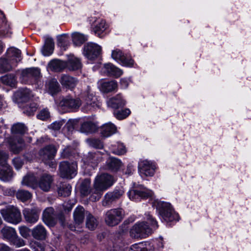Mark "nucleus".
I'll list each match as a JSON object with an SVG mask.
<instances>
[{
	"label": "nucleus",
	"mask_w": 251,
	"mask_h": 251,
	"mask_svg": "<svg viewBox=\"0 0 251 251\" xmlns=\"http://www.w3.org/2000/svg\"><path fill=\"white\" fill-rule=\"evenodd\" d=\"M113 177L107 174H103L97 176L93 185L92 194L90 199L93 201H96L100 199L103 192L110 187L113 183Z\"/></svg>",
	"instance_id": "nucleus-1"
},
{
	"label": "nucleus",
	"mask_w": 251,
	"mask_h": 251,
	"mask_svg": "<svg viewBox=\"0 0 251 251\" xmlns=\"http://www.w3.org/2000/svg\"><path fill=\"white\" fill-rule=\"evenodd\" d=\"M13 176V171L9 164L0 165V179L3 181H9Z\"/></svg>",
	"instance_id": "nucleus-21"
},
{
	"label": "nucleus",
	"mask_w": 251,
	"mask_h": 251,
	"mask_svg": "<svg viewBox=\"0 0 251 251\" xmlns=\"http://www.w3.org/2000/svg\"><path fill=\"white\" fill-rule=\"evenodd\" d=\"M50 70L54 72H60L67 67V63L59 59H53L48 65Z\"/></svg>",
	"instance_id": "nucleus-28"
},
{
	"label": "nucleus",
	"mask_w": 251,
	"mask_h": 251,
	"mask_svg": "<svg viewBox=\"0 0 251 251\" xmlns=\"http://www.w3.org/2000/svg\"><path fill=\"white\" fill-rule=\"evenodd\" d=\"M96 129V125L91 122H84L81 125L80 131L82 133H88L92 132Z\"/></svg>",
	"instance_id": "nucleus-39"
},
{
	"label": "nucleus",
	"mask_w": 251,
	"mask_h": 251,
	"mask_svg": "<svg viewBox=\"0 0 251 251\" xmlns=\"http://www.w3.org/2000/svg\"><path fill=\"white\" fill-rule=\"evenodd\" d=\"M46 164L48 165L49 166V167L51 168H52V169H55L56 168V166H57V163H56V162L53 160H50L49 161H48V162H44Z\"/></svg>",
	"instance_id": "nucleus-63"
},
{
	"label": "nucleus",
	"mask_w": 251,
	"mask_h": 251,
	"mask_svg": "<svg viewBox=\"0 0 251 251\" xmlns=\"http://www.w3.org/2000/svg\"><path fill=\"white\" fill-rule=\"evenodd\" d=\"M108 28V25L104 20L99 19L96 21V24L93 27V31L95 35L101 38L103 36V33Z\"/></svg>",
	"instance_id": "nucleus-22"
},
{
	"label": "nucleus",
	"mask_w": 251,
	"mask_h": 251,
	"mask_svg": "<svg viewBox=\"0 0 251 251\" xmlns=\"http://www.w3.org/2000/svg\"><path fill=\"white\" fill-rule=\"evenodd\" d=\"M20 235L24 238L27 239L30 237V233L31 230L26 226H21L19 228Z\"/></svg>",
	"instance_id": "nucleus-52"
},
{
	"label": "nucleus",
	"mask_w": 251,
	"mask_h": 251,
	"mask_svg": "<svg viewBox=\"0 0 251 251\" xmlns=\"http://www.w3.org/2000/svg\"><path fill=\"white\" fill-rule=\"evenodd\" d=\"M0 213L4 220L9 223L16 225L22 221L20 211L13 206L1 209Z\"/></svg>",
	"instance_id": "nucleus-2"
},
{
	"label": "nucleus",
	"mask_w": 251,
	"mask_h": 251,
	"mask_svg": "<svg viewBox=\"0 0 251 251\" xmlns=\"http://www.w3.org/2000/svg\"><path fill=\"white\" fill-rule=\"evenodd\" d=\"M54 42L53 39L51 38H47L45 41V44L42 49V53L44 56H49L51 55L54 50Z\"/></svg>",
	"instance_id": "nucleus-33"
},
{
	"label": "nucleus",
	"mask_w": 251,
	"mask_h": 251,
	"mask_svg": "<svg viewBox=\"0 0 251 251\" xmlns=\"http://www.w3.org/2000/svg\"><path fill=\"white\" fill-rule=\"evenodd\" d=\"M99 90L103 93H109L117 89L118 84L116 81H105L100 79L98 82Z\"/></svg>",
	"instance_id": "nucleus-17"
},
{
	"label": "nucleus",
	"mask_w": 251,
	"mask_h": 251,
	"mask_svg": "<svg viewBox=\"0 0 251 251\" xmlns=\"http://www.w3.org/2000/svg\"><path fill=\"white\" fill-rule=\"evenodd\" d=\"M138 168L141 175L145 176H152L155 170V165L148 160L141 161Z\"/></svg>",
	"instance_id": "nucleus-15"
},
{
	"label": "nucleus",
	"mask_w": 251,
	"mask_h": 251,
	"mask_svg": "<svg viewBox=\"0 0 251 251\" xmlns=\"http://www.w3.org/2000/svg\"><path fill=\"white\" fill-rule=\"evenodd\" d=\"M0 81L4 84L14 87L16 84V78L13 75H6L1 77Z\"/></svg>",
	"instance_id": "nucleus-41"
},
{
	"label": "nucleus",
	"mask_w": 251,
	"mask_h": 251,
	"mask_svg": "<svg viewBox=\"0 0 251 251\" xmlns=\"http://www.w3.org/2000/svg\"><path fill=\"white\" fill-rule=\"evenodd\" d=\"M40 212L41 210L39 208L34 207L25 209L23 213L25 221L27 223L33 224L38 221Z\"/></svg>",
	"instance_id": "nucleus-11"
},
{
	"label": "nucleus",
	"mask_w": 251,
	"mask_h": 251,
	"mask_svg": "<svg viewBox=\"0 0 251 251\" xmlns=\"http://www.w3.org/2000/svg\"><path fill=\"white\" fill-rule=\"evenodd\" d=\"M65 122L64 119L56 121L50 125L48 128L52 131H58L65 123Z\"/></svg>",
	"instance_id": "nucleus-47"
},
{
	"label": "nucleus",
	"mask_w": 251,
	"mask_h": 251,
	"mask_svg": "<svg viewBox=\"0 0 251 251\" xmlns=\"http://www.w3.org/2000/svg\"><path fill=\"white\" fill-rule=\"evenodd\" d=\"M48 232L45 227L39 224L31 230V235L33 238L37 240H44L47 237Z\"/></svg>",
	"instance_id": "nucleus-19"
},
{
	"label": "nucleus",
	"mask_w": 251,
	"mask_h": 251,
	"mask_svg": "<svg viewBox=\"0 0 251 251\" xmlns=\"http://www.w3.org/2000/svg\"><path fill=\"white\" fill-rule=\"evenodd\" d=\"M4 238L10 241L17 234L15 228L8 226L3 227L1 230Z\"/></svg>",
	"instance_id": "nucleus-36"
},
{
	"label": "nucleus",
	"mask_w": 251,
	"mask_h": 251,
	"mask_svg": "<svg viewBox=\"0 0 251 251\" xmlns=\"http://www.w3.org/2000/svg\"><path fill=\"white\" fill-rule=\"evenodd\" d=\"M101 52V47L94 43H88L84 47L83 54L89 60H94L100 55Z\"/></svg>",
	"instance_id": "nucleus-7"
},
{
	"label": "nucleus",
	"mask_w": 251,
	"mask_h": 251,
	"mask_svg": "<svg viewBox=\"0 0 251 251\" xmlns=\"http://www.w3.org/2000/svg\"><path fill=\"white\" fill-rule=\"evenodd\" d=\"M126 151L125 146L123 143H119L118 148L114 149L112 151V152L114 154L120 155L125 154Z\"/></svg>",
	"instance_id": "nucleus-53"
},
{
	"label": "nucleus",
	"mask_w": 251,
	"mask_h": 251,
	"mask_svg": "<svg viewBox=\"0 0 251 251\" xmlns=\"http://www.w3.org/2000/svg\"><path fill=\"white\" fill-rule=\"evenodd\" d=\"M124 193V191L123 189L121 188L106 193L102 201V205L104 206H106L111 204L114 201L119 199L123 196Z\"/></svg>",
	"instance_id": "nucleus-13"
},
{
	"label": "nucleus",
	"mask_w": 251,
	"mask_h": 251,
	"mask_svg": "<svg viewBox=\"0 0 251 251\" xmlns=\"http://www.w3.org/2000/svg\"><path fill=\"white\" fill-rule=\"evenodd\" d=\"M147 219L153 227L156 228L158 227L157 222L153 219L151 215H149Z\"/></svg>",
	"instance_id": "nucleus-62"
},
{
	"label": "nucleus",
	"mask_w": 251,
	"mask_h": 251,
	"mask_svg": "<svg viewBox=\"0 0 251 251\" xmlns=\"http://www.w3.org/2000/svg\"><path fill=\"white\" fill-rule=\"evenodd\" d=\"M11 65L10 64L7 59L1 58L0 60V73L9 71L11 69Z\"/></svg>",
	"instance_id": "nucleus-49"
},
{
	"label": "nucleus",
	"mask_w": 251,
	"mask_h": 251,
	"mask_svg": "<svg viewBox=\"0 0 251 251\" xmlns=\"http://www.w3.org/2000/svg\"><path fill=\"white\" fill-rule=\"evenodd\" d=\"M77 165L75 163H69L64 161L60 163L59 171L62 177L72 178L75 175Z\"/></svg>",
	"instance_id": "nucleus-8"
},
{
	"label": "nucleus",
	"mask_w": 251,
	"mask_h": 251,
	"mask_svg": "<svg viewBox=\"0 0 251 251\" xmlns=\"http://www.w3.org/2000/svg\"><path fill=\"white\" fill-rule=\"evenodd\" d=\"M56 152V149L52 145H48L41 149L39 151L40 159L44 162H48L50 160H53Z\"/></svg>",
	"instance_id": "nucleus-12"
},
{
	"label": "nucleus",
	"mask_w": 251,
	"mask_h": 251,
	"mask_svg": "<svg viewBox=\"0 0 251 251\" xmlns=\"http://www.w3.org/2000/svg\"><path fill=\"white\" fill-rule=\"evenodd\" d=\"M152 194L153 193L151 191L147 190L143 187L135 188L129 190L128 192L129 198L133 201L151 198L152 197Z\"/></svg>",
	"instance_id": "nucleus-9"
},
{
	"label": "nucleus",
	"mask_w": 251,
	"mask_h": 251,
	"mask_svg": "<svg viewBox=\"0 0 251 251\" xmlns=\"http://www.w3.org/2000/svg\"><path fill=\"white\" fill-rule=\"evenodd\" d=\"M16 197L22 201H25L31 197V194L27 191L19 190L16 193Z\"/></svg>",
	"instance_id": "nucleus-45"
},
{
	"label": "nucleus",
	"mask_w": 251,
	"mask_h": 251,
	"mask_svg": "<svg viewBox=\"0 0 251 251\" xmlns=\"http://www.w3.org/2000/svg\"><path fill=\"white\" fill-rule=\"evenodd\" d=\"M9 147L10 151L15 154L19 153L25 147L23 142H9Z\"/></svg>",
	"instance_id": "nucleus-40"
},
{
	"label": "nucleus",
	"mask_w": 251,
	"mask_h": 251,
	"mask_svg": "<svg viewBox=\"0 0 251 251\" xmlns=\"http://www.w3.org/2000/svg\"><path fill=\"white\" fill-rule=\"evenodd\" d=\"M101 73L104 75L119 77L123 74L122 70L110 63L103 65L101 69Z\"/></svg>",
	"instance_id": "nucleus-14"
},
{
	"label": "nucleus",
	"mask_w": 251,
	"mask_h": 251,
	"mask_svg": "<svg viewBox=\"0 0 251 251\" xmlns=\"http://www.w3.org/2000/svg\"><path fill=\"white\" fill-rule=\"evenodd\" d=\"M81 104V101L79 98L74 99L70 96L63 97L58 103V107L64 112L75 111Z\"/></svg>",
	"instance_id": "nucleus-3"
},
{
	"label": "nucleus",
	"mask_w": 251,
	"mask_h": 251,
	"mask_svg": "<svg viewBox=\"0 0 251 251\" xmlns=\"http://www.w3.org/2000/svg\"><path fill=\"white\" fill-rule=\"evenodd\" d=\"M36 104L35 103H32L29 106V109L27 108V109L25 110L24 111V112L26 113L28 115H31L36 110Z\"/></svg>",
	"instance_id": "nucleus-57"
},
{
	"label": "nucleus",
	"mask_w": 251,
	"mask_h": 251,
	"mask_svg": "<svg viewBox=\"0 0 251 251\" xmlns=\"http://www.w3.org/2000/svg\"><path fill=\"white\" fill-rule=\"evenodd\" d=\"M37 118L42 121L47 120L50 118V112L47 108L43 109L39 112Z\"/></svg>",
	"instance_id": "nucleus-50"
},
{
	"label": "nucleus",
	"mask_w": 251,
	"mask_h": 251,
	"mask_svg": "<svg viewBox=\"0 0 251 251\" xmlns=\"http://www.w3.org/2000/svg\"><path fill=\"white\" fill-rule=\"evenodd\" d=\"M69 43L68 34H64L57 37V45L61 48L66 49Z\"/></svg>",
	"instance_id": "nucleus-43"
},
{
	"label": "nucleus",
	"mask_w": 251,
	"mask_h": 251,
	"mask_svg": "<svg viewBox=\"0 0 251 251\" xmlns=\"http://www.w3.org/2000/svg\"><path fill=\"white\" fill-rule=\"evenodd\" d=\"M48 92L52 96L56 94L60 90L57 81L55 79L50 80L46 84Z\"/></svg>",
	"instance_id": "nucleus-34"
},
{
	"label": "nucleus",
	"mask_w": 251,
	"mask_h": 251,
	"mask_svg": "<svg viewBox=\"0 0 251 251\" xmlns=\"http://www.w3.org/2000/svg\"><path fill=\"white\" fill-rule=\"evenodd\" d=\"M40 75V70L37 68H30L24 70L21 73V80L22 83L31 82L36 79Z\"/></svg>",
	"instance_id": "nucleus-10"
},
{
	"label": "nucleus",
	"mask_w": 251,
	"mask_h": 251,
	"mask_svg": "<svg viewBox=\"0 0 251 251\" xmlns=\"http://www.w3.org/2000/svg\"><path fill=\"white\" fill-rule=\"evenodd\" d=\"M97 98L89 89L85 95V102L87 106V109L90 110L91 107H95L97 105Z\"/></svg>",
	"instance_id": "nucleus-35"
},
{
	"label": "nucleus",
	"mask_w": 251,
	"mask_h": 251,
	"mask_svg": "<svg viewBox=\"0 0 251 251\" xmlns=\"http://www.w3.org/2000/svg\"><path fill=\"white\" fill-rule=\"evenodd\" d=\"M124 215V211L123 209L120 208L112 209L106 212L105 222L109 226H116L123 220Z\"/></svg>",
	"instance_id": "nucleus-4"
},
{
	"label": "nucleus",
	"mask_w": 251,
	"mask_h": 251,
	"mask_svg": "<svg viewBox=\"0 0 251 251\" xmlns=\"http://www.w3.org/2000/svg\"><path fill=\"white\" fill-rule=\"evenodd\" d=\"M85 216V210L81 206H77L74 212V218L75 224L79 225L83 222Z\"/></svg>",
	"instance_id": "nucleus-30"
},
{
	"label": "nucleus",
	"mask_w": 251,
	"mask_h": 251,
	"mask_svg": "<svg viewBox=\"0 0 251 251\" xmlns=\"http://www.w3.org/2000/svg\"><path fill=\"white\" fill-rule=\"evenodd\" d=\"M131 113L129 109L126 108L125 109L118 111L114 112V114L115 117L118 120H123L127 118Z\"/></svg>",
	"instance_id": "nucleus-48"
},
{
	"label": "nucleus",
	"mask_w": 251,
	"mask_h": 251,
	"mask_svg": "<svg viewBox=\"0 0 251 251\" xmlns=\"http://www.w3.org/2000/svg\"><path fill=\"white\" fill-rule=\"evenodd\" d=\"M13 136L20 137L24 134L26 130V127L22 123L14 124L11 129Z\"/></svg>",
	"instance_id": "nucleus-32"
},
{
	"label": "nucleus",
	"mask_w": 251,
	"mask_h": 251,
	"mask_svg": "<svg viewBox=\"0 0 251 251\" xmlns=\"http://www.w3.org/2000/svg\"><path fill=\"white\" fill-rule=\"evenodd\" d=\"M57 216L55 213L54 209L51 207L47 208L43 213L44 222L49 226H54L57 222Z\"/></svg>",
	"instance_id": "nucleus-16"
},
{
	"label": "nucleus",
	"mask_w": 251,
	"mask_h": 251,
	"mask_svg": "<svg viewBox=\"0 0 251 251\" xmlns=\"http://www.w3.org/2000/svg\"><path fill=\"white\" fill-rule=\"evenodd\" d=\"M125 59H124V61L126 63L128 64L127 65L124 64L122 62V61H121L120 62V64H121L123 66L128 67H131L133 66L134 65V60L131 58L129 56H127L125 55L124 56Z\"/></svg>",
	"instance_id": "nucleus-56"
},
{
	"label": "nucleus",
	"mask_w": 251,
	"mask_h": 251,
	"mask_svg": "<svg viewBox=\"0 0 251 251\" xmlns=\"http://www.w3.org/2000/svg\"><path fill=\"white\" fill-rule=\"evenodd\" d=\"M152 230L145 222L135 224L130 229V235L132 238H144L151 233Z\"/></svg>",
	"instance_id": "nucleus-5"
},
{
	"label": "nucleus",
	"mask_w": 251,
	"mask_h": 251,
	"mask_svg": "<svg viewBox=\"0 0 251 251\" xmlns=\"http://www.w3.org/2000/svg\"><path fill=\"white\" fill-rule=\"evenodd\" d=\"M53 181V176L48 174H43L41 176L38 181V187L45 192L49 191Z\"/></svg>",
	"instance_id": "nucleus-18"
},
{
	"label": "nucleus",
	"mask_w": 251,
	"mask_h": 251,
	"mask_svg": "<svg viewBox=\"0 0 251 251\" xmlns=\"http://www.w3.org/2000/svg\"><path fill=\"white\" fill-rule=\"evenodd\" d=\"M33 251H45V244L35 242L31 247Z\"/></svg>",
	"instance_id": "nucleus-55"
},
{
	"label": "nucleus",
	"mask_w": 251,
	"mask_h": 251,
	"mask_svg": "<svg viewBox=\"0 0 251 251\" xmlns=\"http://www.w3.org/2000/svg\"><path fill=\"white\" fill-rule=\"evenodd\" d=\"M124 56L125 55L122 53V52L118 49L113 50L111 54L112 58L115 60L119 63L121 61H122L124 64L127 65L128 64L126 63L125 62H123L124 59H125Z\"/></svg>",
	"instance_id": "nucleus-46"
},
{
	"label": "nucleus",
	"mask_w": 251,
	"mask_h": 251,
	"mask_svg": "<svg viewBox=\"0 0 251 251\" xmlns=\"http://www.w3.org/2000/svg\"><path fill=\"white\" fill-rule=\"evenodd\" d=\"M98 222L97 219L91 214L87 215L86 225L90 230H94L98 226Z\"/></svg>",
	"instance_id": "nucleus-42"
},
{
	"label": "nucleus",
	"mask_w": 251,
	"mask_h": 251,
	"mask_svg": "<svg viewBox=\"0 0 251 251\" xmlns=\"http://www.w3.org/2000/svg\"><path fill=\"white\" fill-rule=\"evenodd\" d=\"M72 187L69 184H63L58 188V193L60 196L63 197L69 196L71 192Z\"/></svg>",
	"instance_id": "nucleus-44"
},
{
	"label": "nucleus",
	"mask_w": 251,
	"mask_h": 251,
	"mask_svg": "<svg viewBox=\"0 0 251 251\" xmlns=\"http://www.w3.org/2000/svg\"><path fill=\"white\" fill-rule=\"evenodd\" d=\"M0 251H10V249L7 246L2 244L0 245Z\"/></svg>",
	"instance_id": "nucleus-64"
},
{
	"label": "nucleus",
	"mask_w": 251,
	"mask_h": 251,
	"mask_svg": "<svg viewBox=\"0 0 251 251\" xmlns=\"http://www.w3.org/2000/svg\"><path fill=\"white\" fill-rule=\"evenodd\" d=\"M10 242L17 248L23 247L25 245V241L17 234Z\"/></svg>",
	"instance_id": "nucleus-51"
},
{
	"label": "nucleus",
	"mask_w": 251,
	"mask_h": 251,
	"mask_svg": "<svg viewBox=\"0 0 251 251\" xmlns=\"http://www.w3.org/2000/svg\"><path fill=\"white\" fill-rule=\"evenodd\" d=\"M22 184L34 189L38 187V181L33 174H27L23 179Z\"/></svg>",
	"instance_id": "nucleus-29"
},
{
	"label": "nucleus",
	"mask_w": 251,
	"mask_h": 251,
	"mask_svg": "<svg viewBox=\"0 0 251 251\" xmlns=\"http://www.w3.org/2000/svg\"><path fill=\"white\" fill-rule=\"evenodd\" d=\"M33 94L30 90L26 88H21L17 91L15 96L20 102H25L33 97Z\"/></svg>",
	"instance_id": "nucleus-25"
},
{
	"label": "nucleus",
	"mask_w": 251,
	"mask_h": 251,
	"mask_svg": "<svg viewBox=\"0 0 251 251\" xmlns=\"http://www.w3.org/2000/svg\"><path fill=\"white\" fill-rule=\"evenodd\" d=\"M8 158V153L3 151L0 150V165L8 164L7 163Z\"/></svg>",
	"instance_id": "nucleus-54"
},
{
	"label": "nucleus",
	"mask_w": 251,
	"mask_h": 251,
	"mask_svg": "<svg viewBox=\"0 0 251 251\" xmlns=\"http://www.w3.org/2000/svg\"><path fill=\"white\" fill-rule=\"evenodd\" d=\"M89 146L97 149H102L103 147L102 142H89Z\"/></svg>",
	"instance_id": "nucleus-61"
},
{
	"label": "nucleus",
	"mask_w": 251,
	"mask_h": 251,
	"mask_svg": "<svg viewBox=\"0 0 251 251\" xmlns=\"http://www.w3.org/2000/svg\"><path fill=\"white\" fill-rule=\"evenodd\" d=\"M157 205L159 214L165 221L171 222L176 219L177 215L170 203L158 202Z\"/></svg>",
	"instance_id": "nucleus-6"
},
{
	"label": "nucleus",
	"mask_w": 251,
	"mask_h": 251,
	"mask_svg": "<svg viewBox=\"0 0 251 251\" xmlns=\"http://www.w3.org/2000/svg\"><path fill=\"white\" fill-rule=\"evenodd\" d=\"M13 163L16 169H20L23 165L22 160L18 157L13 159Z\"/></svg>",
	"instance_id": "nucleus-59"
},
{
	"label": "nucleus",
	"mask_w": 251,
	"mask_h": 251,
	"mask_svg": "<svg viewBox=\"0 0 251 251\" xmlns=\"http://www.w3.org/2000/svg\"><path fill=\"white\" fill-rule=\"evenodd\" d=\"M116 131V126L111 122L103 124L100 127V134L104 138L111 136Z\"/></svg>",
	"instance_id": "nucleus-24"
},
{
	"label": "nucleus",
	"mask_w": 251,
	"mask_h": 251,
	"mask_svg": "<svg viewBox=\"0 0 251 251\" xmlns=\"http://www.w3.org/2000/svg\"><path fill=\"white\" fill-rule=\"evenodd\" d=\"M107 104L108 107L118 109L124 107L126 104V101L121 94H118L109 99L107 100Z\"/></svg>",
	"instance_id": "nucleus-20"
},
{
	"label": "nucleus",
	"mask_w": 251,
	"mask_h": 251,
	"mask_svg": "<svg viewBox=\"0 0 251 251\" xmlns=\"http://www.w3.org/2000/svg\"><path fill=\"white\" fill-rule=\"evenodd\" d=\"M67 67L70 71L79 70L81 68L82 64L79 58L73 55H70L68 59Z\"/></svg>",
	"instance_id": "nucleus-26"
},
{
	"label": "nucleus",
	"mask_w": 251,
	"mask_h": 251,
	"mask_svg": "<svg viewBox=\"0 0 251 251\" xmlns=\"http://www.w3.org/2000/svg\"><path fill=\"white\" fill-rule=\"evenodd\" d=\"M106 168L113 172L118 171L122 165L121 161L115 157H109L106 161Z\"/></svg>",
	"instance_id": "nucleus-27"
},
{
	"label": "nucleus",
	"mask_w": 251,
	"mask_h": 251,
	"mask_svg": "<svg viewBox=\"0 0 251 251\" xmlns=\"http://www.w3.org/2000/svg\"><path fill=\"white\" fill-rule=\"evenodd\" d=\"M91 181L89 179H84L81 183L80 187V191L81 195L83 196H86L88 194H92V191L93 189H91L90 188Z\"/></svg>",
	"instance_id": "nucleus-37"
},
{
	"label": "nucleus",
	"mask_w": 251,
	"mask_h": 251,
	"mask_svg": "<svg viewBox=\"0 0 251 251\" xmlns=\"http://www.w3.org/2000/svg\"><path fill=\"white\" fill-rule=\"evenodd\" d=\"M6 56L9 60H13L16 63L21 61V51L17 48L11 47L7 50Z\"/></svg>",
	"instance_id": "nucleus-31"
},
{
	"label": "nucleus",
	"mask_w": 251,
	"mask_h": 251,
	"mask_svg": "<svg viewBox=\"0 0 251 251\" xmlns=\"http://www.w3.org/2000/svg\"><path fill=\"white\" fill-rule=\"evenodd\" d=\"M60 82L65 88L71 89L76 86L78 80L75 77L64 74L61 75Z\"/></svg>",
	"instance_id": "nucleus-23"
},
{
	"label": "nucleus",
	"mask_w": 251,
	"mask_h": 251,
	"mask_svg": "<svg viewBox=\"0 0 251 251\" xmlns=\"http://www.w3.org/2000/svg\"><path fill=\"white\" fill-rule=\"evenodd\" d=\"M131 80L130 78H122L120 80L121 86L123 89L126 88L130 82Z\"/></svg>",
	"instance_id": "nucleus-58"
},
{
	"label": "nucleus",
	"mask_w": 251,
	"mask_h": 251,
	"mask_svg": "<svg viewBox=\"0 0 251 251\" xmlns=\"http://www.w3.org/2000/svg\"><path fill=\"white\" fill-rule=\"evenodd\" d=\"M72 38L75 46H80L87 40V36L78 32H73L72 34Z\"/></svg>",
	"instance_id": "nucleus-38"
},
{
	"label": "nucleus",
	"mask_w": 251,
	"mask_h": 251,
	"mask_svg": "<svg viewBox=\"0 0 251 251\" xmlns=\"http://www.w3.org/2000/svg\"><path fill=\"white\" fill-rule=\"evenodd\" d=\"M75 123L76 121L74 120H70L68 121L66 125V126L69 131H73L75 128Z\"/></svg>",
	"instance_id": "nucleus-60"
}]
</instances>
